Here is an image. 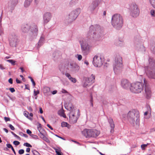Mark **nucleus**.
<instances>
[{
    "label": "nucleus",
    "instance_id": "nucleus-1",
    "mask_svg": "<svg viewBox=\"0 0 155 155\" xmlns=\"http://www.w3.org/2000/svg\"><path fill=\"white\" fill-rule=\"evenodd\" d=\"M127 117L128 121L132 125L139 124L140 113L138 110L133 109L129 111L127 114Z\"/></svg>",
    "mask_w": 155,
    "mask_h": 155
},
{
    "label": "nucleus",
    "instance_id": "nucleus-2",
    "mask_svg": "<svg viewBox=\"0 0 155 155\" xmlns=\"http://www.w3.org/2000/svg\"><path fill=\"white\" fill-rule=\"evenodd\" d=\"M149 61V65L145 67V71L149 78L155 79V60L150 58Z\"/></svg>",
    "mask_w": 155,
    "mask_h": 155
},
{
    "label": "nucleus",
    "instance_id": "nucleus-3",
    "mask_svg": "<svg viewBox=\"0 0 155 155\" xmlns=\"http://www.w3.org/2000/svg\"><path fill=\"white\" fill-rule=\"evenodd\" d=\"M112 24L117 29H119L122 27L123 24V20L122 17L120 15L116 14L112 17Z\"/></svg>",
    "mask_w": 155,
    "mask_h": 155
},
{
    "label": "nucleus",
    "instance_id": "nucleus-4",
    "mask_svg": "<svg viewBox=\"0 0 155 155\" xmlns=\"http://www.w3.org/2000/svg\"><path fill=\"white\" fill-rule=\"evenodd\" d=\"M143 85L142 83L139 82L133 83L130 84V87L131 91L133 93L138 94L143 91Z\"/></svg>",
    "mask_w": 155,
    "mask_h": 155
},
{
    "label": "nucleus",
    "instance_id": "nucleus-5",
    "mask_svg": "<svg viewBox=\"0 0 155 155\" xmlns=\"http://www.w3.org/2000/svg\"><path fill=\"white\" fill-rule=\"evenodd\" d=\"M82 134L86 138L96 137L100 134L99 131L94 129H85L82 132Z\"/></svg>",
    "mask_w": 155,
    "mask_h": 155
},
{
    "label": "nucleus",
    "instance_id": "nucleus-6",
    "mask_svg": "<svg viewBox=\"0 0 155 155\" xmlns=\"http://www.w3.org/2000/svg\"><path fill=\"white\" fill-rule=\"evenodd\" d=\"M129 10L130 15L134 17L138 16L140 13L139 9L136 4L133 3L130 4Z\"/></svg>",
    "mask_w": 155,
    "mask_h": 155
},
{
    "label": "nucleus",
    "instance_id": "nucleus-7",
    "mask_svg": "<svg viewBox=\"0 0 155 155\" xmlns=\"http://www.w3.org/2000/svg\"><path fill=\"white\" fill-rule=\"evenodd\" d=\"M123 67L122 58L119 55L117 56L115 59V64L114 66V70L115 71H117V70L121 69Z\"/></svg>",
    "mask_w": 155,
    "mask_h": 155
},
{
    "label": "nucleus",
    "instance_id": "nucleus-8",
    "mask_svg": "<svg viewBox=\"0 0 155 155\" xmlns=\"http://www.w3.org/2000/svg\"><path fill=\"white\" fill-rule=\"evenodd\" d=\"M144 85H145V95L147 99L150 98L151 96L150 89L148 86V83L146 79H143Z\"/></svg>",
    "mask_w": 155,
    "mask_h": 155
},
{
    "label": "nucleus",
    "instance_id": "nucleus-9",
    "mask_svg": "<svg viewBox=\"0 0 155 155\" xmlns=\"http://www.w3.org/2000/svg\"><path fill=\"white\" fill-rule=\"evenodd\" d=\"M93 63L95 67H101L103 64L101 57L100 56L95 55L93 58Z\"/></svg>",
    "mask_w": 155,
    "mask_h": 155
},
{
    "label": "nucleus",
    "instance_id": "nucleus-10",
    "mask_svg": "<svg viewBox=\"0 0 155 155\" xmlns=\"http://www.w3.org/2000/svg\"><path fill=\"white\" fill-rule=\"evenodd\" d=\"M70 120L72 123H76L78 120L77 116L74 113L73 111H71L69 114Z\"/></svg>",
    "mask_w": 155,
    "mask_h": 155
},
{
    "label": "nucleus",
    "instance_id": "nucleus-11",
    "mask_svg": "<svg viewBox=\"0 0 155 155\" xmlns=\"http://www.w3.org/2000/svg\"><path fill=\"white\" fill-rule=\"evenodd\" d=\"M17 40V36L15 35H12L9 39V43L11 46L12 47L15 46Z\"/></svg>",
    "mask_w": 155,
    "mask_h": 155
},
{
    "label": "nucleus",
    "instance_id": "nucleus-12",
    "mask_svg": "<svg viewBox=\"0 0 155 155\" xmlns=\"http://www.w3.org/2000/svg\"><path fill=\"white\" fill-rule=\"evenodd\" d=\"M121 85L125 88H127L130 85V83L126 79H123L121 81Z\"/></svg>",
    "mask_w": 155,
    "mask_h": 155
},
{
    "label": "nucleus",
    "instance_id": "nucleus-13",
    "mask_svg": "<svg viewBox=\"0 0 155 155\" xmlns=\"http://www.w3.org/2000/svg\"><path fill=\"white\" fill-rule=\"evenodd\" d=\"M51 17V14L49 12H47L45 14L43 19L45 23H48L50 20Z\"/></svg>",
    "mask_w": 155,
    "mask_h": 155
},
{
    "label": "nucleus",
    "instance_id": "nucleus-14",
    "mask_svg": "<svg viewBox=\"0 0 155 155\" xmlns=\"http://www.w3.org/2000/svg\"><path fill=\"white\" fill-rule=\"evenodd\" d=\"M81 50L83 51H85L88 50L89 49V46L87 43H84L83 41L82 42L80 41Z\"/></svg>",
    "mask_w": 155,
    "mask_h": 155
},
{
    "label": "nucleus",
    "instance_id": "nucleus-15",
    "mask_svg": "<svg viewBox=\"0 0 155 155\" xmlns=\"http://www.w3.org/2000/svg\"><path fill=\"white\" fill-rule=\"evenodd\" d=\"M76 13V11L72 12L69 15V18L72 20H74L78 16V14Z\"/></svg>",
    "mask_w": 155,
    "mask_h": 155
},
{
    "label": "nucleus",
    "instance_id": "nucleus-16",
    "mask_svg": "<svg viewBox=\"0 0 155 155\" xmlns=\"http://www.w3.org/2000/svg\"><path fill=\"white\" fill-rule=\"evenodd\" d=\"M108 121L109 123L110 126L111 128L110 130L111 133H113L114 131V129L115 127L114 124L112 119L110 118L108 119Z\"/></svg>",
    "mask_w": 155,
    "mask_h": 155
},
{
    "label": "nucleus",
    "instance_id": "nucleus-17",
    "mask_svg": "<svg viewBox=\"0 0 155 155\" xmlns=\"http://www.w3.org/2000/svg\"><path fill=\"white\" fill-rule=\"evenodd\" d=\"M95 78V76L93 74H92L89 77L86 78V81H87L88 83L91 84L94 82Z\"/></svg>",
    "mask_w": 155,
    "mask_h": 155
},
{
    "label": "nucleus",
    "instance_id": "nucleus-18",
    "mask_svg": "<svg viewBox=\"0 0 155 155\" xmlns=\"http://www.w3.org/2000/svg\"><path fill=\"white\" fill-rule=\"evenodd\" d=\"M29 26L27 24H25L21 27V30L24 33L27 32L29 29Z\"/></svg>",
    "mask_w": 155,
    "mask_h": 155
},
{
    "label": "nucleus",
    "instance_id": "nucleus-19",
    "mask_svg": "<svg viewBox=\"0 0 155 155\" xmlns=\"http://www.w3.org/2000/svg\"><path fill=\"white\" fill-rule=\"evenodd\" d=\"M71 68L72 69V70L74 71H77L79 69V66L77 64H71Z\"/></svg>",
    "mask_w": 155,
    "mask_h": 155
},
{
    "label": "nucleus",
    "instance_id": "nucleus-20",
    "mask_svg": "<svg viewBox=\"0 0 155 155\" xmlns=\"http://www.w3.org/2000/svg\"><path fill=\"white\" fill-rule=\"evenodd\" d=\"M58 114L60 116L64 118L66 117V115L64 113V111L63 110H61L58 112Z\"/></svg>",
    "mask_w": 155,
    "mask_h": 155
},
{
    "label": "nucleus",
    "instance_id": "nucleus-21",
    "mask_svg": "<svg viewBox=\"0 0 155 155\" xmlns=\"http://www.w3.org/2000/svg\"><path fill=\"white\" fill-rule=\"evenodd\" d=\"M98 5V4L97 2H93L91 5L90 6V7L91 10H94Z\"/></svg>",
    "mask_w": 155,
    "mask_h": 155
},
{
    "label": "nucleus",
    "instance_id": "nucleus-22",
    "mask_svg": "<svg viewBox=\"0 0 155 155\" xmlns=\"http://www.w3.org/2000/svg\"><path fill=\"white\" fill-rule=\"evenodd\" d=\"M98 5V4L97 2H93L91 5L90 6V7L91 10H94Z\"/></svg>",
    "mask_w": 155,
    "mask_h": 155
},
{
    "label": "nucleus",
    "instance_id": "nucleus-23",
    "mask_svg": "<svg viewBox=\"0 0 155 155\" xmlns=\"http://www.w3.org/2000/svg\"><path fill=\"white\" fill-rule=\"evenodd\" d=\"M54 150H55L56 154L58 155H61L62 153L61 152V148L60 147H57L54 148Z\"/></svg>",
    "mask_w": 155,
    "mask_h": 155
},
{
    "label": "nucleus",
    "instance_id": "nucleus-24",
    "mask_svg": "<svg viewBox=\"0 0 155 155\" xmlns=\"http://www.w3.org/2000/svg\"><path fill=\"white\" fill-rule=\"evenodd\" d=\"M44 134H41L39 135L40 137L46 142L49 141V140L48 138L44 135Z\"/></svg>",
    "mask_w": 155,
    "mask_h": 155
},
{
    "label": "nucleus",
    "instance_id": "nucleus-25",
    "mask_svg": "<svg viewBox=\"0 0 155 155\" xmlns=\"http://www.w3.org/2000/svg\"><path fill=\"white\" fill-rule=\"evenodd\" d=\"M38 130L40 132V134H44L45 132V130L42 128L40 124L39 125V126L38 127Z\"/></svg>",
    "mask_w": 155,
    "mask_h": 155
},
{
    "label": "nucleus",
    "instance_id": "nucleus-26",
    "mask_svg": "<svg viewBox=\"0 0 155 155\" xmlns=\"http://www.w3.org/2000/svg\"><path fill=\"white\" fill-rule=\"evenodd\" d=\"M32 0H26L24 3V5L25 7L28 6L30 4Z\"/></svg>",
    "mask_w": 155,
    "mask_h": 155
},
{
    "label": "nucleus",
    "instance_id": "nucleus-27",
    "mask_svg": "<svg viewBox=\"0 0 155 155\" xmlns=\"http://www.w3.org/2000/svg\"><path fill=\"white\" fill-rule=\"evenodd\" d=\"M38 30L37 28V26L36 25H34V29L33 31H31V32L33 33L32 34L34 35H37V33L38 32Z\"/></svg>",
    "mask_w": 155,
    "mask_h": 155
},
{
    "label": "nucleus",
    "instance_id": "nucleus-28",
    "mask_svg": "<svg viewBox=\"0 0 155 155\" xmlns=\"http://www.w3.org/2000/svg\"><path fill=\"white\" fill-rule=\"evenodd\" d=\"M149 1L152 6L155 8V0H149Z\"/></svg>",
    "mask_w": 155,
    "mask_h": 155
},
{
    "label": "nucleus",
    "instance_id": "nucleus-29",
    "mask_svg": "<svg viewBox=\"0 0 155 155\" xmlns=\"http://www.w3.org/2000/svg\"><path fill=\"white\" fill-rule=\"evenodd\" d=\"M68 125H69V124L65 122H63L61 123V126L62 127H68Z\"/></svg>",
    "mask_w": 155,
    "mask_h": 155
},
{
    "label": "nucleus",
    "instance_id": "nucleus-30",
    "mask_svg": "<svg viewBox=\"0 0 155 155\" xmlns=\"http://www.w3.org/2000/svg\"><path fill=\"white\" fill-rule=\"evenodd\" d=\"M29 114V113L27 111H25L24 112V115L25 117H27V118H28V119H30L31 118H29V117L28 116V115Z\"/></svg>",
    "mask_w": 155,
    "mask_h": 155
},
{
    "label": "nucleus",
    "instance_id": "nucleus-31",
    "mask_svg": "<svg viewBox=\"0 0 155 155\" xmlns=\"http://www.w3.org/2000/svg\"><path fill=\"white\" fill-rule=\"evenodd\" d=\"M7 61L11 63L12 64L14 65L15 61L13 60H7Z\"/></svg>",
    "mask_w": 155,
    "mask_h": 155
},
{
    "label": "nucleus",
    "instance_id": "nucleus-32",
    "mask_svg": "<svg viewBox=\"0 0 155 155\" xmlns=\"http://www.w3.org/2000/svg\"><path fill=\"white\" fill-rule=\"evenodd\" d=\"M90 84L88 83L87 81H86L85 80V81L84 82V84H83V86L84 87H86L87 86L89 85Z\"/></svg>",
    "mask_w": 155,
    "mask_h": 155
},
{
    "label": "nucleus",
    "instance_id": "nucleus-33",
    "mask_svg": "<svg viewBox=\"0 0 155 155\" xmlns=\"http://www.w3.org/2000/svg\"><path fill=\"white\" fill-rule=\"evenodd\" d=\"M34 155H41L38 151L35 150L32 151Z\"/></svg>",
    "mask_w": 155,
    "mask_h": 155
},
{
    "label": "nucleus",
    "instance_id": "nucleus-34",
    "mask_svg": "<svg viewBox=\"0 0 155 155\" xmlns=\"http://www.w3.org/2000/svg\"><path fill=\"white\" fill-rule=\"evenodd\" d=\"M24 146H25L26 147H32V146L29 143H25L24 144H23Z\"/></svg>",
    "mask_w": 155,
    "mask_h": 155
},
{
    "label": "nucleus",
    "instance_id": "nucleus-35",
    "mask_svg": "<svg viewBox=\"0 0 155 155\" xmlns=\"http://www.w3.org/2000/svg\"><path fill=\"white\" fill-rule=\"evenodd\" d=\"M148 144L147 143V144H143L141 145V149L143 150H144L145 149V147H147V146L148 145Z\"/></svg>",
    "mask_w": 155,
    "mask_h": 155
},
{
    "label": "nucleus",
    "instance_id": "nucleus-36",
    "mask_svg": "<svg viewBox=\"0 0 155 155\" xmlns=\"http://www.w3.org/2000/svg\"><path fill=\"white\" fill-rule=\"evenodd\" d=\"M11 133L12 134L14 135V136L15 137H16V138H17L19 140H20L21 138L19 137L16 134H15L13 132H11Z\"/></svg>",
    "mask_w": 155,
    "mask_h": 155
},
{
    "label": "nucleus",
    "instance_id": "nucleus-37",
    "mask_svg": "<svg viewBox=\"0 0 155 155\" xmlns=\"http://www.w3.org/2000/svg\"><path fill=\"white\" fill-rule=\"evenodd\" d=\"M68 107L70 108V110H71L73 108V107L72 104L71 103L68 104Z\"/></svg>",
    "mask_w": 155,
    "mask_h": 155
},
{
    "label": "nucleus",
    "instance_id": "nucleus-38",
    "mask_svg": "<svg viewBox=\"0 0 155 155\" xmlns=\"http://www.w3.org/2000/svg\"><path fill=\"white\" fill-rule=\"evenodd\" d=\"M65 75L68 78L69 80H71V78H72V77H71V75L69 73H66L65 74Z\"/></svg>",
    "mask_w": 155,
    "mask_h": 155
},
{
    "label": "nucleus",
    "instance_id": "nucleus-39",
    "mask_svg": "<svg viewBox=\"0 0 155 155\" xmlns=\"http://www.w3.org/2000/svg\"><path fill=\"white\" fill-rule=\"evenodd\" d=\"M151 15L153 16H155V11L154 10H152L150 11Z\"/></svg>",
    "mask_w": 155,
    "mask_h": 155
},
{
    "label": "nucleus",
    "instance_id": "nucleus-40",
    "mask_svg": "<svg viewBox=\"0 0 155 155\" xmlns=\"http://www.w3.org/2000/svg\"><path fill=\"white\" fill-rule=\"evenodd\" d=\"M39 93V91L38 90L34 91V95L36 96L37 94Z\"/></svg>",
    "mask_w": 155,
    "mask_h": 155
},
{
    "label": "nucleus",
    "instance_id": "nucleus-41",
    "mask_svg": "<svg viewBox=\"0 0 155 155\" xmlns=\"http://www.w3.org/2000/svg\"><path fill=\"white\" fill-rule=\"evenodd\" d=\"M24 150L23 149H21L20 150L18 151V153L20 154H22L24 153Z\"/></svg>",
    "mask_w": 155,
    "mask_h": 155
},
{
    "label": "nucleus",
    "instance_id": "nucleus-42",
    "mask_svg": "<svg viewBox=\"0 0 155 155\" xmlns=\"http://www.w3.org/2000/svg\"><path fill=\"white\" fill-rule=\"evenodd\" d=\"M13 143L16 146L20 144V142L17 141H15L13 142Z\"/></svg>",
    "mask_w": 155,
    "mask_h": 155
},
{
    "label": "nucleus",
    "instance_id": "nucleus-43",
    "mask_svg": "<svg viewBox=\"0 0 155 155\" xmlns=\"http://www.w3.org/2000/svg\"><path fill=\"white\" fill-rule=\"evenodd\" d=\"M70 80L72 82L74 83H75L76 82V79L74 78H71V80Z\"/></svg>",
    "mask_w": 155,
    "mask_h": 155
},
{
    "label": "nucleus",
    "instance_id": "nucleus-44",
    "mask_svg": "<svg viewBox=\"0 0 155 155\" xmlns=\"http://www.w3.org/2000/svg\"><path fill=\"white\" fill-rule=\"evenodd\" d=\"M30 136L31 137H32V138H34L35 139H37L38 137L35 135L31 134L30 135Z\"/></svg>",
    "mask_w": 155,
    "mask_h": 155
},
{
    "label": "nucleus",
    "instance_id": "nucleus-45",
    "mask_svg": "<svg viewBox=\"0 0 155 155\" xmlns=\"http://www.w3.org/2000/svg\"><path fill=\"white\" fill-rule=\"evenodd\" d=\"M9 90L12 93H13L15 91V89L13 87L9 88Z\"/></svg>",
    "mask_w": 155,
    "mask_h": 155
},
{
    "label": "nucleus",
    "instance_id": "nucleus-46",
    "mask_svg": "<svg viewBox=\"0 0 155 155\" xmlns=\"http://www.w3.org/2000/svg\"><path fill=\"white\" fill-rule=\"evenodd\" d=\"M78 60L80 61L82 58V56L81 55L78 54Z\"/></svg>",
    "mask_w": 155,
    "mask_h": 155
},
{
    "label": "nucleus",
    "instance_id": "nucleus-47",
    "mask_svg": "<svg viewBox=\"0 0 155 155\" xmlns=\"http://www.w3.org/2000/svg\"><path fill=\"white\" fill-rule=\"evenodd\" d=\"M9 127L12 130H15L14 127L12 124H9Z\"/></svg>",
    "mask_w": 155,
    "mask_h": 155
},
{
    "label": "nucleus",
    "instance_id": "nucleus-48",
    "mask_svg": "<svg viewBox=\"0 0 155 155\" xmlns=\"http://www.w3.org/2000/svg\"><path fill=\"white\" fill-rule=\"evenodd\" d=\"M6 146L8 148H11L12 147H13L12 145L10 144H6Z\"/></svg>",
    "mask_w": 155,
    "mask_h": 155
},
{
    "label": "nucleus",
    "instance_id": "nucleus-49",
    "mask_svg": "<svg viewBox=\"0 0 155 155\" xmlns=\"http://www.w3.org/2000/svg\"><path fill=\"white\" fill-rule=\"evenodd\" d=\"M93 97H92V96H91V99L90 102L91 103V105L92 107H93Z\"/></svg>",
    "mask_w": 155,
    "mask_h": 155
},
{
    "label": "nucleus",
    "instance_id": "nucleus-50",
    "mask_svg": "<svg viewBox=\"0 0 155 155\" xmlns=\"http://www.w3.org/2000/svg\"><path fill=\"white\" fill-rule=\"evenodd\" d=\"M4 119L6 121H9L10 120V119L9 117H4Z\"/></svg>",
    "mask_w": 155,
    "mask_h": 155
},
{
    "label": "nucleus",
    "instance_id": "nucleus-51",
    "mask_svg": "<svg viewBox=\"0 0 155 155\" xmlns=\"http://www.w3.org/2000/svg\"><path fill=\"white\" fill-rule=\"evenodd\" d=\"M8 82L11 84L13 83V80L12 78H10L8 80Z\"/></svg>",
    "mask_w": 155,
    "mask_h": 155
},
{
    "label": "nucleus",
    "instance_id": "nucleus-52",
    "mask_svg": "<svg viewBox=\"0 0 155 155\" xmlns=\"http://www.w3.org/2000/svg\"><path fill=\"white\" fill-rule=\"evenodd\" d=\"M25 88L28 90H30V87L28 85H25Z\"/></svg>",
    "mask_w": 155,
    "mask_h": 155
},
{
    "label": "nucleus",
    "instance_id": "nucleus-53",
    "mask_svg": "<svg viewBox=\"0 0 155 155\" xmlns=\"http://www.w3.org/2000/svg\"><path fill=\"white\" fill-rule=\"evenodd\" d=\"M26 132L28 134H29L31 133V131L29 129L27 130Z\"/></svg>",
    "mask_w": 155,
    "mask_h": 155
},
{
    "label": "nucleus",
    "instance_id": "nucleus-54",
    "mask_svg": "<svg viewBox=\"0 0 155 155\" xmlns=\"http://www.w3.org/2000/svg\"><path fill=\"white\" fill-rule=\"evenodd\" d=\"M61 92L62 93H68V92L67 91H66V90H65L64 89H62L61 91Z\"/></svg>",
    "mask_w": 155,
    "mask_h": 155
},
{
    "label": "nucleus",
    "instance_id": "nucleus-55",
    "mask_svg": "<svg viewBox=\"0 0 155 155\" xmlns=\"http://www.w3.org/2000/svg\"><path fill=\"white\" fill-rule=\"evenodd\" d=\"M16 83L18 84H20L21 83V81L17 78L16 79Z\"/></svg>",
    "mask_w": 155,
    "mask_h": 155
},
{
    "label": "nucleus",
    "instance_id": "nucleus-56",
    "mask_svg": "<svg viewBox=\"0 0 155 155\" xmlns=\"http://www.w3.org/2000/svg\"><path fill=\"white\" fill-rule=\"evenodd\" d=\"M31 81L32 82L33 86H35V82L34 81V80H33V79H32L31 80Z\"/></svg>",
    "mask_w": 155,
    "mask_h": 155
},
{
    "label": "nucleus",
    "instance_id": "nucleus-57",
    "mask_svg": "<svg viewBox=\"0 0 155 155\" xmlns=\"http://www.w3.org/2000/svg\"><path fill=\"white\" fill-rule=\"evenodd\" d=\"M47 126H48V127H49V128H50L51 130H53V128H52V127L49 124H48L47 125Z\"/></svg>",
    "mask_w": 155,
    "mask_h": 155
},
{
    "label": "nucleus",
    "instance_id": "nucleus-58",
    "mask_svg": "<svg viewBox=\"0 0 155 155\" xmlns=\"http://www.w3.org/2000/svg\"><path fill=\"white\" fill-rule=\"evenodd\" d=\"M40 112L41 114H42L43 113V111L42 108L40 107L39 108Z\"/></svg>",
    "mask_w": 155,
    "mask_h": 155
},
{
    "label": "nucleus",
    "instance_id": "nucleus-59",
    "mask_svg": "<svg viewBox=\"0 0 155 155\" xmlns=\"http://www.w3.org/2000/svg\"><path fill=\"white\" fill-rule=\"evenodd\" d=\"M30 150V149L29 148H27L26 149V151L27 152H29Z\"/></svg>",
    "mask_w": 155,
    "mask_h": 155
},
{
    "label": "nucleus",
    "instance_id": "nucleus-60",
    "mask_svg": "<svg viewBox=\"0 0 155 155\" xmlns=\"http://www.w3.org/2000/svg\"><path fill=\"white\" fill-rule=\"evenodd\" d=\"M20 69L21 70V71L22 73H23L24 71V70L23 67H20Z\"/></svg>",
    "mask_w": 155,
    "mask_h": 155
},
{
    "label": "nucleus",
    "instance_id": "nucleus-61",
    "mask_svg": "<svg viewBox=\"0 0 155 155\" xmlns=\"http://www.w3.org/2000/svg\"><path fill=\"white\" fill-rule=\"evenodd\" d=\"M57 91H56V90H55V91H52V94H56L57 93Z\"/></svg>",
    "mask_w": 155,
    "mask_h": 155
},
{
    "label": "nucleus",
    "instance_id": "nucleus-62",
    "mask_svg": "<svg viewBox=\"0 0 155 155\" xmlns=\"http://www.w3.org/2000/svg\"><path fill=\"white\" fill-rule=\"evenodd\" d=\"M3 130L6 133H8V130L6 128H4Z\"/></svg>",
    "mask_w": 155,
    "mask_h": 155
},
{
    "label": "nucleus",
    "instance_id": "nucleus-63",
    "mask_svg": "<svg viewBox=\"0 0 155 155\" xmlns=\"http://www.w3.org/2000/svg\"><path fill=\"white\" fill-rule=\"evenodd\" d=\"M0 68L2 70H3L5 69L1 65H0Z\"/></svg>",
    "mask_w": 155,
    "mask_h": 155
},
{
    "label": "nucleus",
    "instance_id": "nucleus-64",
    "mask_svg": "<svg viewBox=\"0 0 155 155\" xmlns=\"http://www.w3.org/2000/svg\"><path fill=\"white\" fill-rule=\"evenodd\" d=\"M11 148L12 150L13 151V152L15 154V150L14 149L13 147H12Z\"/></svg>",
    "mask_w": 155,
    "mask_h": 155
}]
</instances>
